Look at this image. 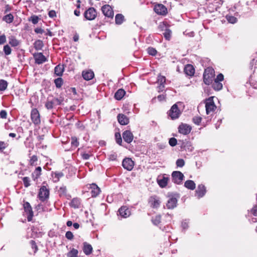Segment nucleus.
I'll list each match as a JSON object with an SVG mask.
<instances>
[{
    "mask_svg": "<svg viewBox=\"0 0 257 257\" xmlns=\"http://www.w3.org/2000/svg\"><path fill=\"white\" fill-rule=\"evenodd\" d=\"M215 76V71L211 67H208L205 69L203 74V79L204 83L207 85H209L212 83Z\"/></svg>",
    "mask_w": 257,
    "mask_h": 257,
    "instance_id": "1",
    "label": "nucleus"
},
{
    "mask_svg": "<svg viewBox=\"0 0 257 257\" xmlns=\"http://www.w3.org/2000/svg\"><path fill=\"white\" fill-rule=\"evenodd\" d=\"M63 100L64 99L61 97L59 98H52V99L48 98L45 105L47 109H51L54 106L61 105Z\"/></svg>",
    "mask_w": 257,
    "mask_h": 257,
    "instance_id": "2",
    "label": "nucleus"
},
{
    "mask_svg": "<svg viewBox=\"0 0 257 257\" xmlns=\"http://www.w3.org/2000/svg\"><path fill=\"white\" fill-rule=\"evenodd\" d=\"M206 111L207 114L213 112L216 108V106L213 101V97H210L206 100L205 104Z\"/></svg>",
    "mask_w": 257,
    "mask_h": 257,
    "instance_id": "3",
    "label": "nucleus"
},
{
    "mask_svg": "<svg viewBox=\"0 0 257 257\" xmlns=\"http://www.w3.org/2000/svg\"><path fill=\"white\" fill-rule=\"evenodd\" d=\"M49 196V190L45 186H42L39 190L38 197L42 201L47 200Z\"/></svg>",
    "mask_w": 257,
    "mask_h": 257,
    "instance_id": "4",
    "label": "nucleus"
},
{
    "mask_svg": "<svg viewBox=\"0 0 257 257\" xmlns=\"http://www.w3.org/2000/svg\"><path fill=\"white\" fill-rule=\"evenodd\" d=\"M31 118L32 122L36 125L39 124L41 122L40 115L39 111L36 108H33L31 112Z\"/></svg>",
    "mask_w": 257,
    "mask_h": 257,
    "instance_id": "5",
    "label": "nucleus"
},
{
    "mask_svg": "<svg viewBox=\"0 0 257 257\" xmlns=\"http://www.w3.org/2000/svg\"><path fill=\"white\" fill-rule=\"evenodd\" d=\"M173 181L176 184H180L182 183L184 176L180 171H174L172 174Z\"/></svg>",
    "mask_w": 257,
    "mask_h": 257,
    "instance_id": "6",
    "label": "nucleus"
},
{
    "mask_svg": "<svg viewBox=\"0 0 257 257\" xmlns=\"http://www.w3.org/2000/svg\"><path fill=\"white\" fill-rule=\"evenodd\" d=\"M209 11L213 12L220 7L222 5L221 0H208Z\"/></svg>",
    "mask_w": 257,
    "mask_h": 257,
    "instance_id": "7",
    "label": "nucleus"
},
{
    "mask_svg": "<svg viewBox=\"0 0 257 257\" xmlns=\"http://www.w3.org/2000/svg\"><path fill=\"white\" fill-rule=\"evenodd\" d=\"M101 11L103 15L110 18H113V11L112 8L108 5H105L101 8Z\"/></svg>",
    "mask_w": 257,
    "mask_h": 257,
    "instance_id": "8",
    "label": "nucleus"
},
{
    "mask_svg": "<svg viewBox=\"0 0 257 257\" xmlns=\"http://www.w3.org/2000/svg\"><path fill=\"white\" fill-rule=\"evenodd\" d=\"M97 16V13L94 8H90L84 13V17L88 20H94Z\"/></svg>",
    "mask_w": 257,
    "mask_h": 257,
    "instance_id": "9",
    "label": "nucleus"
},
{
    "mask_svg": "<svg viewBox=\"0 0 257 257\" xmlns=\"http://www.w3.org/2000/svg\"><path fill=\"white\" fill-rule=\"evenodd\" d=\"M180 111L176 104H174L169 112V115L172 119L177 118L180 114Z\"/></svg>",
    "mask_w": 257,
    "mask_h": 257,
    "instance_id": "10",
    "label": "nucleus"
},
{
    "mask_svg": "<svg viewBox=\"0 0 257 257\" xmlns=\"http://www.w3.org/2000/svg\"><path fill=\"white\" fill-rule=\"evenodd\" d=\"M154 11L159 15L165 16L167 14V9L162 4H157L155 6Z\"/></svg>",
    "mask_w": 257,
    "mask_h": 257,
    "instance_id": "11",
    "label": "nucleus"
},
{
    "mask_svg": "<svg viewBox=\"0 0 257 257\" xmlns=\"http://www.w3.org/2000/svg\"><path fill=\"white\" fill-rule=\"evenodd\" d=\"M24 208L25 211L28 214L27 219L28 221H31L33 217V212L32 210V208L30 203L28 202H26L24 203Z\"/></svg>",
    "mask_w": 257,
    "mask_h": 257,
    "instance_id": "12",
    "label": "nucleus"
},
{
    "mask_svg": "<svg viewBox=\"0 0 257 257\" xmlns=\"http://www.w3.org/2000/svg\"><path fill=\"white\" fill-rule=\"evenodd\" d=\"M122 165L125 169L131 171L134 168V162L131 158H126L123 160Z\"/></svg>",
    "mask_w": 257,
    "mask_h": 257,
    "instance_id": "13",
    "label": "nucleus"
},
{
    "mask_svg": "<svg viewBox=\"0 0 257 257\" xmlns=\"http://www.w3.org/2000/svg\"><path fill=\"white\" fill-rule=\"evenodd\" d=\"M149 203L152 208H157L160 206L161 201L157 196H154L150 197L149 199Z\"/></svg>",
    "mask_w": 257,
    "mask_h": 257,
    "instance_id": "14",
    "label": "nucleus"
},
{
    "mask_svg": "<svg viewBox=\"0 0 257 257\" xmlns=\"http://www.w3.org/2000/svg\"><path fill=\"white\" fill-rule=\"evenodd\" d=\"M35 63L38 64H42L47 61V58L42 53H37L34 54Z\"/></svg>",
    "mask_w": 257,
    "mask_h": 257,
    "instance_id": "15",
    "label": "nucleus"
},
{
    "mask_svg": "<svg viewBox=\"0 0 257 257\" xmlns=\"http://www.w3.org/2000/svg\"><path fill=\"white\" fill-rule=\"evenodd\" d=\"M122 138L125 142L129 144L133 141L134 136L130 131L126 130L123 132Z\"/></svg>",
    "mask_w": 257,
    "mask_h": 257,
    "instance_id": "16",
    "label": "nucleus"
},
{
    "mask_svg": "<svg viewBox=\"0 0 257 257\" xmlns=\"http://www.w3.org/2000/svg\"><path fill=\"white\" fill-rule=\"evenodd\" d=\"M191 130V127L186 124L182 123L178 127V131L180 134L183 135H187L190 133Z\"/></svg>",
    "mask_w": 257,
    "mask_h": 257,
    "instance_id": "17",
    "label": "nucleus"
},
{
    "mask_svg": "<svg viewBox=\"0 0 257 257\" xmlns=\"http://www.w3.org/2000/svg\"><path fill=\"white\" fill-rule=\"evenodd\" d=\"M119 214L123 218L128 217L131 214V212L128 208L125 206H122L118 210Z\"/></svg>",
    "mask_w": 257,
    "mask_h": 257,
    "instance_id": "18",
    "label": "nucleus"
},
{
    "mask_svg": "<svg viewBox=\"0 0 257 257\" xmlns=\"http://www.w3.org/2000/svg\"><path fill=\"white\" fill-rule=\"evenodd\" d=\"M205 193L206 189L205 186L202 184L199 185L196 190V195L198 198H201L205 195Z\"/></svg>",
    "mask_w": 257,
    "mask_h": 257,
    "instance_id": "19",
    "label": "nucleus"
},
{
    "mask_svg": "<svg viewBox=\"0 0 257 257\" xmlns=\"http://www.w3.org/2000/svg\"><path fill=\"white\" fill-rule=\"evenodd\" d=\"M83 78L86 80L92 79L94 76L93 72L91 70L83 71L82 73Z\"/></svg>",
    "mask_w": 257,
    "mask_h": 257,
    "instance_id": "20",
    "label": "nucleus"
},
{
    "mask_svg": "<svg viewBox=\"0 0 257 257\" xmlns=\"http://www.w3.org/2000/svg\"><path fill=\"white\" fill-rule=\"evenodd\" d=\"M90 188L91 190V194L92 197L97 196L100 192V188L95 184H90Z\"/></svg>",
    "mask_w": 257,
    "mask_h": 257,
    "instance_id": "21",
    "label": "nucleus"
},
{
    "mask_svg": "<svg viewBox=\"0 0 257 257\" xmlns=\"http://www.w3.org/2000/svg\"><path fill=\"white\" fill-rule=\"evenodd\" d=\"M117 120L121 125H126L129 122L128 118L123 114H119L117 115Z\"/></svg>",
    "mask_w": 257,
    "mask_h": 257,
    "instance_id": "22",
    "label": "nucleus"
},
{
    "mask_svg": "<svg viewBox=\"0 0 257 257\" xmlns=\"http://www.w3.org/2000/svg\"><path fill=\"white\" fill-rule=\"evenodd\" d=\"M177 202V200L176 198L171 197L167 201V207L168 209H173L176 206Z\"/></svg>",
    "mask_w": 257,
    "mask_h": 257,
    "instance_id": "23",
    "label": "nucleus"
},
{
    "mask_svg": "<svg viewBox=\"0 0 257 257\" xmlns=\"http://www.w3.org/2000/svg\"><path fill=\"white\" fill-rule=\"evenodd\" d=\"M185 74L189 76H193L195 72V70L192 65L188 64L184 68Z\"/></svg>",
    "mask_w": 257,
    "mask_h": 257,
    "instance_id": "24",
    "label": "nucleus"
},
{
    "mask_svg": "<svg viewBox=\"0 0 257 257\" xmlns=\"http://www.w3.org/2000/svg\"><path fill=\"white\" fill-rule=\"evenodd\" d=\"M158 82L160 85L158 87L159 91H163L165 86L164 84L166 82V78L163 76L160 75L158 76Z\"/></svg>",
    "mask_w": 257,
    "mask_h": 257,
    "instance_id": "25",
    "label": "nucleus"
},
{
    "mask_svg": "<svg viewBox=\"0 0 257 257\" xmlns=\"http://www.w3.org/2000/svg\"><path fill=\"white\" fill-rule=\"evenodd\" d=\"M83 250L84 253L86 255H89L92 253V246L85 242L83 243Z\"/></svg>",
    "mask_w": 257,
    "mask_h": 257,
    "instance_id": "26",
    "label": "nucleus"
},
{
    "mask_svg": "<svg viewBox=\"0 0 257 257\" xmlns=\"http://www.w3.org/2000/svg\"><path fill=\"white\" fill-rule=\"evenodd\" d=\"M80 205H81V200L78 198H73L70 202V206L75 208H78L80 207Z\"/></svg>",
    "mask_w": 257,
    "mask_h": 257,
    "instance_id": "27",
    "label": "nucleus"
},
{
    "mask_svg": "<svg viewBox=\"0 0 257 257\" xmlns=\"http://www.w3.org/2000/svg\"><path fill=\"white\" fill-rule=\"evenodd\" d=\"M14 19V17L11 13L5 15L3 18V21L8 24L12 23L13 22Z\"/></svg>",
    "mask_w": 257,
    "mask_h": 257,
    "instance_id": "28",
    "label": "nucleus"
},
{
    "mask_svg": "<svg viewBox=\"0 0 257 257\" xmlns=\"http://www.w3.org/2000/svg\"><path fill=\"white\" fill-rule=\"evenodd\" d=\"M184 186L188 189L193 190L195 188L196 185L193 181L189 180L185 182Z\"/></svg>",
    "mask_w": 257,
    "mask_h": 257,
    "instance_id": "29",
    "label": "nucleus"
},
{
    "mask_svg": "<svg viewBox=\"0 0 257 257\" xmlns=\"http://www.w3.org/2000/svg\"><path fill=\"white\" fill-rule=\"evenodd\" d=\"M125 92L122 89H118L114 94V97L117 100H120L124 95Z\"/></svg>",
    "mask_w": 257,
    "mask_h": 257,
    "instance_id": "30",
    "label": "nucleus"
},
{
    "mask_svg": "<svg viewBox=\"0 0 257 257\" xmlns=\"http://www.w3.org/2000/svg\"><path fill=\"white\" fill-rule=\"evenodd\" d=\"M124 21V16L120 14H118L115 16V22L116 25L121 24Z\"/></svg>",
    "mask_w": 257,
    "mask_h": 257,
    "instance_id": "31",
    "label": "nucleus"
},
{
    "mask_svg": "<svg viewBox=\"0 0 257 257\" xmlns=\"http://www.w3.org/2000/svg\"><path fill=\"white\" fill-rule=\"evenodd\" d=\"M42 169L40 167H38L32 174V177L34 180L38 179L41 174Z\"/></svg>",
    "mask_w": 257,
    "mask_h": 257,
    "instance_id": "32",
    "label": "nucleus"
},
{
    "mask_svg": "<svg viewBox=\"0 0 257 257\" xmlns=\"http://www.w3.org/2000/svg\"><path fill=\"white\" fill-rule=\"evenodd\" d=\"M55 73L57 76H62L64 71V67L63 65H58L55 68Z\"/></svg>",
    "mask_w": 257,
    "mask_h": 257,
    "instance_id": "33",
    "label": "nucleus"
},
{
    "mask_svg": "<svg viewBox=\"0 0 257 257\" xmlns=\"http://www.w3.org/2000/svg\"><path fill=\"white\" fill-rule=\"evenodd\" d=\"M9 44L12 47H16L19 45V41L14 36H11L9 38Z\"/></svg>",
    "mask_w": 257,
    "mask_h": 257,
    "instance_id": "34",
    "label": "nucleus"
},
{
    "mask_svg": "<svg viewBox=\"0 0 257 257\" xmlns=\"http://www.w3.org/2000/svg\"><path fill=\"white\" fill-rule=\"evenodd\" d=\"M168 181V177H163L162 179L158 180V182L161 187L164 188L167 186Z\"/></svg>",
    "mask_w": 257,
    "mask_h": 257,
    "instance_id": "35",
    "label": "nucleus"
},
{
    "mask_svg": "<svg viewBox=\"0 0 257 257\" xmlns=\"http://www.w3.org/2000/svg\"><path fill=\"white\" fill-rule=\"evenodd\" d=\"M44 46V44L42 41L40 40H38L35 42L34 43V47L35 49L37 50H41Z\"/></svg>",
    "mask_w": 257,
    "mask_h": 257,
    "instance_id": "36",
    "label": "nucleus"
},
{
    "mask_svg": "<svg viewBox=\"0 0 257 257\" xmlns=\"http://www.w3.org/2000/svg\"><path fill=\"white\" fill-rule=\"evenodd\" d=\"M212 87L215 90H220L222 88V84L220 82L214 80L212 84Z\"/></svg>",
    "mask_w": 257,
    "mask_h": 257,
    "instance_id": "37",
    "label": "nucleus"
},
{
    "mask_svg": "<svg viewBox=\"0 0 257 257\" xmlns=\"http://www.w3.org/2000/svg\"><path fill=\"white\" fill-rule=\"evenodd\" d=\"M8 83L4 79L0 80V91H5L8 87Z\"/></svg>",
    "mask_w": 257,
    "mask_h": 257,
    "instance_id": "38",
    "label": "nucleus"
},
{
    "mask_svg": "<svg viewBox=\"0 0 257 257\" xmlns=\"http://www.w3.org/2000/svg\"><path fill=\"white\" fill-rule=\"evenodd\" d=\"M71 144L72 147L74 148H76L79 146V143L78 142L77 138L76 137H71Z\"/></svg>",
    "mask_w": 257,
    "mask_h": 257,
    "instance_id": "39",
    "label": "nucleus"
},
{
    "mask_svg": "<svg viewBox=\"0 0 257 257\" xmlns=\"http://www.w3.org/2000/svg\"><path fill=\"white\" fill-rule=\"evenodd\" d=\"M78 250L76 249L72 248L67 253V257H78Z\"/></svg>",
    "mask_w": 257,
    "mask_h": 257,
    "instance_id": "40",
    "label": "nucleus"
},
{
    "mask_svg": "<svg viewBox=\"0 0 257 257\" xmlns=\"http://www.w3.org/2000/svg\"><path fill=\"white\" fill-rule=\"evenodd\" d=\"M52 176L54 179H55V182H57L59 181L60 178L63 176V174L62 172H55L52 173Z\"/></svg>",
    "mask_w": 257,
    "mask_h": 257,
    "instance_id": "41",
    "label": "nucleus"
},
{
    "mask_svg": "<svg viewBox=\"0 0 257 257\" xmlns=\"http://www.w3.org/2000/svg\"><path fill=\"white\" fill-rule=\"evenodd\" d=\"M161 216L160 215H157L154 217H153L152 221L155 225H158L161 222Z\"/></svg>",
    "mask_w": 257,
    "mask_h": 257,
    "instance_id": "42",
    "label": "nucleus"
},
{
    "mask_svg": "<svg viewBox=\"0 0 257 257\" xmlns=\"http://www.w3.org/2000/svg\"><path fill=\"white\" fill-rule=\"evenodd\" d=\"M4 51L6 55H9L11 54L12 52V49L9 45H6L4 47Z\"/></svg>",
    "mask_w": 257,
    "mask_h": 257,
    "instance_id": "43",
    "label": "nucleus"
},
{
    "mask_svg": "<svg viewBox=\"0 0 257 257\" xmlns=\"http://www.w3.org/2000/svg\"><path fill=\"white\" fill-rule=\"evenodd\" d=\"M227 20L230 23L234 24L236 22V18L232 16L227 15L226 16Z\"/></svg>",
    "mask_w": 257,
    "mask_h": 257,
    "instance_id": "44",
    "label": "nucleus"
},
{
    "mask_svg": "<svg viewBox=\"0 0 257 257\" xmlns=\"http://www.w3.org/2000/svg\"><path fill=\"white\" fill-rule=\"evenodd\" d=\"M55 84L57 88L61 87L63 84V80L61 78H58L55 80Z\"/></svg>",
    "mask_w": 257,
    "mask_h": 257,
    "instance_id": "45",
    "label": "nucleus"
},
{
    "mask_svg": "<svg viewBox=\"0 0 257 257\" xmlns=\"http://www.w3.org/2000/svg\"><path fill=\"white\" fill-rule=\"evenodd\" d=\"M30 243L31 245L32 248L34 250V253H35L38 250V247L35 241L34 240H32L30 241Z\"/></svg>",
    "mask_w": 257,
    "mask_h": 257,
    "instance_id": "46",
    "label": "nucleus"
},
{
    "mask_svg": "<svg viewBox=\"0 0 257 257\" xmlns=\"http://www.w3.org/2000/svg\"><path fill=\"white\" fill-rule=\"evenodd\" d=\"M166 40H169L171 37V31L170 30H166L163 34Z\"/></svg>",
    "mask_w": 257,
    "mask_h": 257,
    "instance_id": "47",
    "label": "nucleus"
},
{
    "mask_svg": "<svg viewBox=\"0 0 257 257\" xmlns=\"http://www.w3.org/2000/svg\"><path fill=\"white\" fill-rule=\"evenodd\" d=\"M23 181L24 183V186L25 187H28L30 185V178L28 177H25L23 178Z\"/></svg>",
    "mask_w": 257,
    "mask_h": 257,
    "instance_id": "48",
    "label": "nucleus"
},
{
    "mask_svg": "<svg viewBox=\"0 0 257 257\" xmlns=\"http://www.w3.org/2000/svg\"><path fill=\"white\" fill-rule=\"evenodd\" d=\"M148 53L152 56H155L157 54V51L156 50L152 47H149L147 49Z\"/></svg>",
    "mask_w": 257,
    "mask_h": 257,
    "instance_id": "49",
    "label": "nucleus"
},
{
    "mask_svg": "<svg viewBox=\"0 0 257 257\" xmlns=\"http://www.w3.org/2000/svg\"><path fill=\"white\" fill-rule=\"evenodd\" d=\"M115 137L116 143L119 145H121L122 143V139L120 133H116L115 135Z\"/></svg>",
    "mask_w": 257,
    "mask_h": 257,
    "instance_id": "50",
    "label": "nucleus"
},
{
    "mask_svg": "<svg viewBox=\"0 0 257 257\" xmlns=\"http://www.w3.org/2000/svg\"><path fill=\"white\" fill-rule=\"evenodd\" d=\"M251 213L253 215H254L255 217H257V205H254L252 209L251 210ZM252 221L253 222H256L257 219H255V220H253V219L252 218Z\"/></svg>",
    "mask_w": 257,
    "mask_h": 257,
    "instance_id": "51",
    "label": "nucleus"
},
{
    "mask_svg": "<svg viewBox=\"0 0 257 257\" xmlns=\"http://www.w3.org/2000/svg\"><path fill=\"white\" fill-rule=\"evenodd\" d=\"M176 165L179 167H183L185 165V161L183 159H179L176 161Z\"/></svg>",
    "mask_w": 257,
    "mask_h": 257,
    "instance_id": "52",
    "label": "nucleus"
},
{
    "mask_svg": "<svg viewBox=\"0 0 257 257\" xmlns=\"http://www.w3.org/2000/svg\"><path fill=\"white\" fill-rule=\"evenodd\" d=\"M38 160V158L36 155H33L31 157L30 160V164L32 166H35V162Z\"/></svg>",
    "mask_w": 257,
    "mask_h": 257,
    "instance_id": "53",
    "label": "nucleus"
},
{
    "mask_svg": "<svg viewBox=\"0 0 257 257\" xmlns=\"http://www.w3.org/2000/svg\"><path fill=\"white\" fill-rule=\"evenodd\" d=\"M117 157L116 153L112 152L108 155V159L110 161H115L116 160Z\"/></svg>",
    "mask_w": 257,
    "mask_h": 257,
    "instance_id": "54",
    "label": "nucleus"
},
{
    "mask_svg": "<svg viewBox=\"0 0 257 257\" xmlns=\"http://www.w3.org/2000/svg\"><path fill=\"white\" fill-rule=\"evenodd\" d=\"M169 145L172 147L175 146L177 144V141L175 138H171L169 141Z\"/></svg>",
    "mask_w": 257,
    "mask_h": 257,
    "instance_id": "55",
    "label": "nucleus"
},
{
    "mask_svg": "<svg viewBox=\"0 0 257 257\" xmlns=\"http://www.w3.org/2000/svg\"><path fill=\"white\" fill-rule=\"evenodd\" d=\"M201 117L199 116H195L193 118V121L194 123L199 125L201 121Z\"/></svg>",
    "mask_w": 257,
    "mask_h": 257,
    "instance_id": "56",
    "label": "nucleus"
},
{
    "mask_svg": "<svg viewBox=\"0 0 257 257\" xmlns=\"http://www.w3.org/2000/svg\"><path fill=\"white\" fill-rule=\"evenodd\" d=\"M65 236L69 240H72L74 237V235L72 232L70 231H67L66 232Z\"/></svg>",
    "mask_w": 257,
    "mask_h": 257,
    "instance_id": "57",
    "label": "nucleus"
},
{
    "mask_svg": "<svg viewBox=\"0 0 257 257\" xmlns=\"http://www.w3.org/2000/svg\"><path fill=\"white\" fill-rule=\"evenodd\" d=\"M31 21L34 24H36L38 23L39 21V18L36 16H33L31 17Z\"/></svg>",
    "mask_w": 257,
    "mask_h": 257,
    "instance_id": "58",
    "label": "nucleus"
},
{
    "mask_svg": "<svg viewBox=\"0 0 257 257\" xmlns=\"http://www.w3.org/2000/svg\"><path fill=\"white\" fill-rule=\"evenodd\" d=\"M224 76L222 74H219L217 76V77L214 80L221 82L223 80Z\"/></svg>",
    "mask_w": 257,
    "mask_h": 257,
    "instance_id": "59",
    "label": "nucleus"
},
{
    "mask_svg": "<svg viewBox=\"0 0 257 257\" xmlns=\"http://www.w3.org/2000/svg\"><path fill=\"white\" fill-rule=\"evenodd\" d=\"M6 42V37L3 34L0 36V45L4 44Z\"/></svg>",
    "mask_w": 257,
    "mask_h": 257,
    "instance_id": "60",
    "label": "nucleus"
},
{
    "mask_svg": "<svg viewBox=\"0 0 257 257\" xmlns=\"http://www.w3.org/2000/svg\"><path fill=\"white\" fill-rule=\"evenodd\" d=\"M0 116L2 118H6L7 116V113L6 111L3 110L0 112Z\"/></svg>",
    "mask_w": 257,
    "mask_h": 257,
    "instance_id": "61",
    "label": "nucleus"
},
{
    "mask_svg": "<svg viewBox=\"0 0 257 257\" xmlns=\"http://www.w3.org/2000/svg\"><path fill=\"white\" fill-rule=\"evenodd\" d=\"M48 15L49 17L52 18H54L56 16V12L54 10H51L49 11Z\"/></svg>",
    "mask_w": 257,
    "mask_h": 257,
    "instance_id": "62",
    "label": "nucleus"
},
{
    "mask_svg": "<svg viewBox=\"0 0 257 257\" xmlns=\"http://www.w3.org/2000/svg\"><path fill=\"white\" fill-rule=\"evenodd\" d=\"M7 143L4 142H0V150H3L7 147Z\"/></svg>",
    "mask_w": 257,
    "mask_h": 257,
    "instance_id": "63",
    "label": "nucleus"
},
{
    "mask_svg": "<svg viewBox=\"0 0 257 257\" xmlns=\"http://www.w3.org/2000/svg\"><path fill=\"white\" fill-rule=\"evenodd\" d=\"M90 155L87 154V153H83L81 154L82 158L84 160H88L90 157Z\"/></svg>",
    "mask_w": 257,
    "mask_h": 257,
    "instance_id": "64",
    "label": "nucleus"
}]
</instances>
